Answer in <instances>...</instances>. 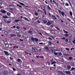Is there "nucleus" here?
<instances>
[{"mask_svg":"<svg viewBox=\"0 0 75 75\" xmlns=\"http://www.w3.org/2000/svg\"><path fill=\"white\" fill-rule=\"evenodd\" d=\"M12 69H13V70L14 71H16V69L14 68H13Z\"/></svg>","mask_w":75,"mask_h":75,"instance_id":"obj_52","label":"nucleus"},{"mask_svg":"<svg viewBox=\"0 0 75 75\" xmlns=\"http://www.w3.org/2000/svg\"><path fill=\"white\" fill-rule=\"evenodd\" d=\"M32 29L30 28V29L29 30V31L28 33H29V34H32L33 33V31H31Z\"/></svg>","mask_w":75,"mask_h":75,"instance_id":"obj_11","label":"nucleus"},{"mask_svg":"<svg viewBox=\"0 0 75 75\" xmlns=\"http://www.w3.org/2000/svg\"><path fill=\"white\" fill-rule=\"evenodd\" d=\"M69 13L70 15L71 16H72V11H70L69 12Z\"/></svg>","mask_w":75,"mask_h":75,"instance_id":"obj_22","label":"nucleus"},{"mask_svg":"<svg viewBox=\"0 0 75 75\" xmlns=\"http://www.w3.org/2000/svg\"><path fill=\"white\" fill-rule=\"evenodd\" d=\"M65 36L66 37H68V34H64Z\"/></svg>","mask_w":75,"mask_h":75,"instance_id":"obj_44","label":"nucleus"},{"mask_svg":"<svg viewBox=\"0 0 75 75\" xmlns=\"http://www.w3.org/2000/svg\"><path fill=\"white\" fill-rule=\"evenodd\" d=\"M50 40H52V39L50 37H49L48 38Z\"/></svg>","mask_w":75,"mask_h":75,"instance_id":"obj_51","label":"nucleus"},{"mask_svg":"<svg viewBox=\"0 0 75 75\" xmlns=\"http://www.w3.org/2000/svg\"><path fill=\"white\" fill-rule=\"evenodd\" d=\"M36 57H37V58H40H40H42V57L41 56L39 57L38 56H37Z\"/></svg>","mask_w":75,"mask_h":75,"instance_id":"obj_57","label":"nucleus"},{"mask_svg":"<svg viewBox=\"0 0 75 75\" xmlns=\"http://www.w3.org/2000/svg\"><path fill=\"white\" fill-rule=\"evenodd\" d=\"M63 31L64 32V33H65L66 34H68V32H67V31H65V30H63Z\"/></svg>","mask_w":75,"mask_h":75,"instance_id":"obj_24","label":"nucleus"},{"mask_svg":"<svg viewBox=\"0 0 75 75\" xmlns=\"http://www.w3.org/2000/svg\"><path fill=\"white\" fill-rule=\"evenodd\" d=\"M60 73H61L62 75H65V73H63L62 72L60 71Z\"/></svg>","mask_w":75,"mask_h":75,"instance_id":"obj_27","label":"nucleus"},{"mask_svg":"<svg viewBox=\"0 0 75 75\" xmlns=\"http://www.w3.org/2000/svg\"><path fill=\"white\" fill-rule=\"evenodd\" d=\"M35 15L36 16H38V13H37V12H35Z\"/></svg>","mask_w":75,"mask_h":75,"instance_id":"obj_47","label":"nucleus"},{"mask_svg":"<svg viewBox=\"0 0 75 75\" xmlns=\"http://www.w3.org/2000/svg\"><path fill=\"white\" fill-rule=\"evenodd\" d=\"M31 40L33 41H35V38H32Z\"/></svg>","mask_w":75,"mask_h":75,"instance_id":"obj_29","label":"nucleus"},{"mask_svg":"<svg viewBox=\"0 0 75 75\" xmlns=\"http://www.w3.org/2000/svg\"><path fill=\"white\" fill-rule=\"evenodd\" d=\"M16 35L14 34H11L10 36V37H16Z\"/></svg>","mask_w":75,"mask_h":75,"instance_id":"obj_13","label":"nucleus"},{"mask_svg":"<svg viewBox=\"0 0 75 75\" xmlns=\"http://www.w3.org/2000/svg\"><path fill=\"white\" fill-rule=\"evenodd\" d=\"M1 59H4V56H1Z\"/></svg>","mask_w":75,"mask_h":75,"instance_id":"obj_48","label":"nucleus"},{"mask_svg":"<svg viewBox=\"0 0 75 75\" xmlns=\"http://www.w3.org/2000/svg\"><path fill=\"white\" fill-rule=\"evenodd\" d=\"M51 52L53 53L54 52H55V50H54L53 49H52L50 50Z\"/></svg>","mask_w":75,"mask_h":75,"instance_id":"obj_31","label":"nucleus"},{"mask_svg":"<svg viewBox=\"0 0 75 75\" xmlns=\"http://www.w3.org/2000/svg\"><path fill=\"white\" fill-rule=\"evenodd\" d=\"M16 28H17L18 29H19L20 28V27L18 26H17L16 27Z\"/></svg>","mask_w":75,"mask_h":75,"instance_id":"obj_62","label":"nucleus"},{"mask_svg":"<svg viewBox=\"0 0 75 75\" xmlns=\"http://www.w3.org/2000/svg\"><path fill=\"white\" fill-rule=\"evenodd\" d=\"M20 21V20L18 19H16L15 21V23H18V21Z\"/></svg>","mask_w":75,"mask_h":75,"instance_id":"obj_23","label":"nucleus"},{"mask_svg":"<svg viewBox=\"0 0 75 75\" xmlns=\"http://www.w3.org/2000/svg\"><path fill=\"white\" fill-rule=\"evenodd\" d=\"M4 33L5 35H8V32L6 31H4Z\"/></svg>","mask_w":75,"mask_h":75,"instance_id":"obj_18","label":"nucleus"},{"mask_svg":"<svg viewBox=\"0 0 75 75\" xmlns=\"http://www.w3.org/2000/svg\"><path fill=\"white\" fill-rule=\"evenodd\" d=\"M45 48V49H46V50H47L49 48L48 47H44Z\"/></svg>","mask_w":75,"mask_h":75,"instance_id":"obj_49","label":"nucleus"},{"mask_svg":"<svg viewBox=\"0 0 75 75\" xmlns=\"http://www.w3.org/2000/svg\"><path fill=\"white\" fill-rule=\"evenodd\" d=\"M4 51V54L6 55H7V56H8V55H10V54H8V52L5 51Z\"/></svg>","mask_w":75,"mask_h":75,"instance_id":"obj_6","label":"nucleus"},{"mask_svg":"<svg viewBox=\"0 0 75 75\" xmlns=\"http://www.w3.org/2000/svg\"><path fill=\"white\" fill-rule=\"evenodd\" d=\"M19 4H21V5H23V6H24L25 4H24L23 3H22L21 2H20L19 3Z\"/></svg>","mask_w":75,"mask_h":75,"instance_id":"obj_36","label":"nucleus"},{"mask_svg":"<svg viewBox=\"0 0 75 75\" xmlns=\"http://www.w3.org/2000/svg\"><path fill=\"white\" fill-rule=\"evenodd\" d=\"M6 23H8V24H10V23H11V21H6Z\"/></svg>","mask_w":75,"mask_h":75,"instance_id":"obj_17","label":"nucleus"},{"mask_svg":"<svg viewBox=\"0 0 75 75\" xmlns=\"http://www.w3.org/2000/svg\"><path fill=\"white\" fill-rule=\"evenodd\" d=\"M62 40H65V37H63V38H62Z\"/></svg>","mask_w":75,"mask_h":75,"instance_id":"obj_63","label":"nucleus"},{"mask_svg":"<svg viewBox=\"0 0 75 75\" xmlns=\"http://www.w3.org/2000/svg\"><path fill=\"white\" fill-rule=\"evenodd\" d=\"M17 6H18V7H20V8H22V6H21L18 5V4H17Z\"/></svg>","mask_w":75,"mask_h":75,"instance_id":"obj_45","label":"nucleus"},{"mask_svg":"<svg viewBox=\"0 0 75 75\" xmlns=\"http://www.w3.org/2000/svg\"><path fill=\"white\" fill-rule=\"evenodd\" d=\"M67 20H68V21H71V20H70V19L69 18H67Z\"/></svg>","mask_w":75,"mask_h":75,"instance_id":"obj_55","label":"nucleus"},{"mask_svg":"<svg viewBox=\"0 0 75 75\" xmlns=\"http://www.w3.org/2000/svg\"><path fill=\"white\" fill-rule=\"evenodd\" d=\"M43 10L44 11L45 13V14H46V15L47 14V11H45V9H43Z\"/></svg>","mask_w":75,"mask_h":75,"instance_id":"obj_28","label":"nucleus"},{"mask_svg":"<svg viewBox=\"0 0 75 75\" xmlns=\"http://www.w3.org/2000/svg\"><path fill=\"white\" fill-rule=\"evenodd\" d=\"M50 71H52V70H53L54 69V67H50Z\"/></svg>","mask_w":75,"mask_h":75,"instance_id":"obj_12","label":"nucleus"},{"mask_svg":"<svg viewBox=\"0 0 75 75\" xmlns=\"http://www.w3.org/2000/svg\"><path fill=\"white\" fill-rule=\"evenodd\" d=\"M66 42H68V41H69V40L68 39H67L65 40Z\"/></svg>","mask_w":75,"mask_h":75,"instance_id":"obj_58","label":"nucleus"},{"mask_svg":"<svg viewBox=\"0 0 75 75\" xmlns=\"http://www.w3.org/2000/svg\"><path fill=\"white\" fill-rule=\"evenodd\" d=\"M67 67L68 68V69H70L71 68V66L70 65H67Z\"/></svg>","mask_w":75,"mask_h":75,"instance_id":"obj_8","label":"nucleus"},{"mask_svg":"<svg viewBox=\"0 0 75 75\" xmlns=\"http://www.w3.org/2000/svg\"><path fill=\"white\" fill-rule=\"evenodd\" d=\"M3 18H8V17L7 16H3Z\"/></svg>","mask_w":75,"mask_h":75,"instance_id":"obj_21","label":"nucleus"},{"mask_svg":"<svg viewBox=\"0 0 75 75\" xmlns=\"http://www.w3.org/2000/svg\"><path fill=\"white\" fill-rule=\"evenodd\" d=\"M58 12L59 13V14H61L62 16H63V18H64L65 16H67V15L65 13V12L63 11H61L60 10H59L58 11Z\"/></svg>","mask_w":75,"mask_h":75,"instance_id":"obj_1","label":"nucleus"},{"mask_svg":"<svg viewBox=\"0 0 75 75\" xmlns=\"http://www.w3.org/2000/svg\"><path fill=\"white\" fill-rule=\"evenodd\" d=\"M1 13H6V11L4 10H1Z\"/></svg>","mask_w":75,"mask_h":75,"instance_id":"obj_15","label":"nucleus"},{"mask_svg":"<svg viewBox=\"0 0 75 75\" xmlns=\"http://www.w3.org/2000/svg\"><path fill=\"white\" fill-rule=\"evenodd\" d=\"M7 14L8 15V16H10L11 15V13L9 12H8L7 13Z\"/></svg>","mask_w":75,"mask_h":75,"instance_id":"obj_33","label":"nucleus"},{"mask_svg":"<svg viewBox=\"0 0 75 75\" xmlns=\"http://www.w3.org/2000/svg\"><path fill=\"white\" fill-rule=\"evenodd\" d=\"M73 42L75 44V39L73 41Z\"/></svg>","mask_w":75,"mask_h":75,"instance_id":"obj_61","label":"nucleus"},{"mask_svg":"<svg viewBox=\"0 0 75 75\" xmlns=\"http://www.w3.org/2000/svg\"><path fill=\"white\" fill-rule=\"evenodd\" d=\"M17 75H22L21 74H20L19 73H18Z\"/></svg>","mask_w":75,"mask_h":75,"instance_id":"obj_64","label":"nucleus"},{"mask_svg":"<svg viewBox=\"0 0 75 75\" xmlns=\"http://www.w3.org/2000/svg\"><path fill=\"white\" fill-rule=\"evenodd\" d=\"M42 9H45V6L44 5H42L41 6Z\"/></svg>","mask_w":75,"mask_h":75,"instance_id":"obj_9","label":"nucleus"},{"mask_svg":"<svg viewBox=\"0 0 75 75\" xmlns=\"http://www.w3.org/2000/svg\"><path fill=\"white\" fill-rule=\"evenodd\" d=\"M43 21L44 23L45 24H46V23H47V21L46 20H44Z\"/></svg>","mask_w":75,"mask_h":75,"instance_id":"obj_37","label":"nucleus"},{"mask_svg":"<svg viewBox=\"0 0 75 75\" xmlns=\"http://www.w3.org/2000/svg\"><path fill=\"white\" fill-rule=\"evenodd\" d=\"M66 50H67V51H69L70 50V49H69V48H66Z\"/></svg>","mask_w":75,"mask_h":75,"instance_id":"obj_41","label":"nucleus"},{"mask_svg":"<svg viewBox=\"0 0 75 75\" xmlns=\"http://www.w3.org/2000/svg\"><path fill=\"white\" fill-rule=\"evenodd\" d=\"M17 36H18V37H21V35H20V34L18 35Z\"/></svg>","mask_w":75,"mask_h":75,"instance_id":"obj_59","label":"nucleus"},{"mask_svg":"<svg viewBox=\"0 0 75 75\" xmlns=\"http://www.w3.org/2000/svg\"><path fill=\"white\" fill-rule=\"evenodd\" d=\"M69 60H71L72 59V57H70L69 58Z\"/></svg>","mask_w":75,"mask_h":75,"instance_id":"obj_40","label":"nucleus"},{"mask_svg":"<svg viewBox=\"0 0 75 75\" xmlns=\"http://www.w3.org/2000/svg\"><path fill=\"white\" fill-rule=\"evenodd\" d=\"M49 48H55V45L54 44H53V43L51 45H50V46L49 47Z\"/></svg>","mask_w":75,"mask_h":75,"instance_id":"obj_4","label":"nucleus"},{"mask_svg":"<svg viewBox=\"0 0 75 75\" xmlns=\"http://www.w3.org/2000/svg\"><path fill=\"white\" fill-rule=\"evenodd\" d=\"M52 17H53V18H54V19H55V20H57V18H56V17L54 15H52Z\"/></svg>","mask_w":75,"mask_h":75,"instance_id":"obj_25","label":"nucleus"},{"mask_svg":"<svg viewBox=\"0 0 75 75\" xmlns=\"http://www.w3.org/2000/svg\"><path fill=\"white\" fill-rule=\"evenodd\" d=\"M65 5L66 6H69V4L67 3H66V4Z\"/></svg>","mask_w":75,"mask_h":75,"instance_id":"obj_54","label":"nucleus"},{"mask_svg":"<svg viewBox=\"0 0 75 75\" xmlns=\"http://www.w3.org/2000/svg\"><path fill=\"white\" fill-rule=\"evenodd\" d=\"M47 8L48 10H52V9L51 8H50V7L49 6H48Z\"/></svg>","mask_w":75,"mask_h":75,"instance_id":"obj_34","label":"nucleus"},{"mask_svg":"<svg viewBox=\"0 0 75 75\" xmlns=\"http://www.w3.org/2000/svg\"><path fill=\"white\" fill-rule=\"evenodd\" d=\"M38 23H41V22L39 20H38Z\"/></svg>","mask_w":75,"mask_h":75,"instance_id":"obj_60","label":"nucleus"},{"mask_svg":"<svg viewBox=\"0 0 75 75\" xmlns=\"http://www.w3.org/2000/svg\"><path fill=\"white\" fill-rule=\"evenodd\" d=\"M17 61L18 62H20L21 61V60L20 59H17Z\"/></svg>","mask_w":75,"mask_h":75,"instance_id":"obj_42","label":"nucleus"},{"mask_svg":"<svg viewBox=\"0 0 75 75\" xmlns=\"http://www.w3.org/2000/svg\"><path fill=\"white\" fill-rule=\"evenodd\" d=\"M24 38H25V39H27V38L28 37V35H25V36H24Z\"/></svg>","mask_w":75,"mask_h":75,"instance_id":"obj_14","label":"nucleus"},{"mask_svg":"<svg viewBox=\"0 0 75 75\" xmlns=\"http://www.w3.org/2000/svg\"><path fill=\"white\" fill-rule=\"evenodd\" d=\"M7 10H11V11H12L13 10V9H12L10 7H8L7 8Z\"/></svg>","mask_w":75,"mask_h":75,"instance_id":"obj_19","label":"nucleus"},{"mask_svg":"<svg viewBox=\"0 0 75 75\" xmlns=\"http://www.w3.org/2000/svg\"><path fill=\"white\" fill-rule=\"evenodd\" d=\"M51 31L52 33H55V32L54 31V30H51Z\"/></svg>","mask_w":75,"mask_h":75,"instance_id":"obj_35","label":"nucleus"},{"mask_svg":"<svg viewBox=\"0 0 75 75\" xmlns=\"http://www.w3.org/2000/svg\"><path fill=\"white\" fill-rule=\"evenodd\" d=\"M5 46L6 48H9V45L8 44H6L5 45Z\"/></svg>","mask_w":75,"mask_h":75,"instance_id":"obj_20","label":"nucleus"},{"mask_svg":"<svg viewBox=\"0 0 75 75\" xmlns=\"http://www.w3.org/2000/svg\"><path fill=\"white\" fill-rule=\"evenodd\" d=\"M32 51L33 52H35L38 51L37 50V49H36L34 47H32Z\"/></svg>","mask_w":75,"mask_h":75,"instance_id":"obj_2","label":"nucleus"},{"mask_svg":"<svg viewBox=\"0 0 75 75\" xmlns=\"http://www.w3.org/2000/svg\"><path fill=\"white\" fill-rule=\"evenodd\" d=\"M25 20H27V21H28V22H30V20H29V19H28V18H27L25 17Z\"/></svg>","mask_w":75,"mask_h":75,"instance_id":"obj_26","label":"nucleus"},{"mask_svg":"<svg viewBox=\"0 0 75 75\" xmlns=\"http://www.w3.org/2000/svg\"><path fill=\"white\" fill-rule=\"evenodd\" d=\"M58 54H59V56H61V55H62V53L61 52L58 53Z\"/></svg>","mask_w":75,"mask_h":75,"instance_id":"obj_38","label":"nucleus"},{"mask_svg":"<svg viewBox=\"0 0 75 75\" xmlns=\"http://www.w3.org/2000/svg\"><path fill=\"white\" fill-rule=\"evenodd\" d=\"M8 74V72L7 71H5L3 74L4 75H7Z\"/></svg>","mask_w":75,"mask_h":75,"instance_id":"obj_10","label":"nucleus"},{"mask_svg":"<svg viewBox=\"0 0 75 75\" xmlns=\"http://www.w3.org/2000/svg\"><path fill=\"white\" fill-rule=\"evenodd\" d=\"M45 65L44 64H41V67H42V68H44L45 67Z\"/></svg>","mask_w":75,"mask_h":75,"instance_id":"obj_30","label":"nucleus"},{"mask_svg":"<svg viewBox=\"0 0 75 75\" xmlns=\"http://www.w3.org/2000/svg\"><path fill=\"white\" fill-rule=\"evenodd\" d=\"M52 44V42H51V41H49V43L48 44L49 47L50 46L51 47V45Z\"/></svg>","mask_w":75,"mask_h":75,"instance_id":"obj_7","label":"nucleus"},{"mask_svg":"<svg viewBox=\"0 0 75 75\" xmlns=\"http://www.w3.org/2000/svg\"><path fill=\"white\" fill-rule=\"evenodd\" d=\"M2 4H3V3H2V2H0V6H1Z\"/></svg>","mask_w":75,"mask_h":75,"instance_id":"obj_56","label":"nucleus"},{"mask_svg":"<svg viewBox=\"0 0 75 75\" xmlns=\"http://www.w3.org/2000/svg\"><path fill=\"white\" fill-rule=\"evenodd\" d=\"M56 28L57 29V30H59V28L58 27H56Z\"/></svg>","mask_w":75,"mask_h":75,"instance_id":"obj_50","label":"nucleus"},{"mask_svg":"<svg viewBox=\"0 0 75 75\" xmlns=\"http://www.w3.org/2000/svg\"><path fill=\"white\" fill-rule=\"evenodd\" d=\"M3 41L4 42V44H7V40H3Z\"/></svg>","mask_w":75,"mask_h":75,"instance_id":"obj_5","label":"nucleus"},{"mask_svg":"<svg viewBox=\"0 0 75 75\" xmlns=\"http://www.w3.org/2000/svg\"><path fill=\"white\" fill-rule=\"evenodd\" d=\"M52 23H53V21H48L47 23V24L48 25H50L51 24H52Z\"/></svg>","mask_w":75,"mask_h":75,"instance_id":"obj_3","label":"nucleus"},{"mask_svg":"<svg viewBox=\"0 0 75 75\" xmlns=\"http://www.w3.org/2000/svg\"><path fill=\"white\" fill-rule=\"evenodd\" d=\"M56 16L57 18H60V16H59V15H58L57 14Z\"/></svg>","mask_w":75,"mask_h":75,"instance_id":"obj_39","label":"nucleus"},{"mask_svg":"<svg viewBox=\"0 0 75 75\" xmlns=\"http://www.w3.org/2000/svg\"><path fill=\"white\" fill-rule=\"evenodd\" d=\"M35 41H36V42L38 41V39L37 38H35Z\"/></svg>","mask_w":75,"mask_h":75,"instance_id":"obj_32","label":"nucleus"},{"mask_svg":"<svg viewBox=\"0 0 75 75\" xmlns=\"http://www.w3.org/2000/svg\"><path fill=\"white\" fill-rule=\"evenodd\" d=\"M71 71H65V73H66V74H71Z\"/></svg>","mask_w":75,"mask_h":75,"instance_id":"obj_16","label":"nucleus"},{"mask_svg":"<svg viewBox=\"0 0 75 75\" xmlns=\"http://www.w3.org/2000/svg\"><path fill=\"white\" fill-rule=\"evenodd\" d=\"M25 54H26L27 55V54H28V52H26V51L25 52Z\"/></svg>","mask_w":75,"mask_h":75,"instance_id":"obj_53","label":"nucleus"},{"mask_svg":"<svg viewBox=\"0 0 75 75\" xmlns=\"http://www.w3.org/2000/svg\"><path fill=\"white\" fill-rule=\"evenodd\" d=\"M58 53L57 52H54V54L55 55H58Z\"/></svg>","mask_w":75,"mask_h":75,"instance_id":"obj_43","label":"nucleus"},{"mask_svg":"<svg viewBox=\"0 0 75 75\" xmlns=\"http://www.w3.org/2000/svg\"><path fill=\"white\" fill-rule=\"evenodd\" d=\"M10 45H11V46L12 45H14V44L12 43L11 44H10Z\"/></svg>","mask_w":75,"mask_h":75,"instance_id":"obj_46","label":"nucleus"}]
</instances>
